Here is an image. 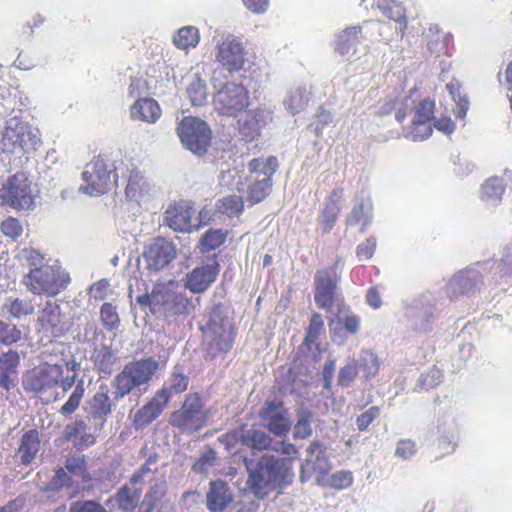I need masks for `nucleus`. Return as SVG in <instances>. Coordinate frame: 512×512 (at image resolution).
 <instances>
[{"mask_svg":"<svg viewBox=\"0 0 512 512\" xmlns=\"http://www.w3.org/2000/svg\"><path fill=\"white\" fill-rule=\"evenodd\" d=\"M158 368V361L152 357L127 363L111 381L112 398L109 386L105 383L100 384L85 406L88 420L94 423V430L100 431L103 428L117 402L127 395L140 396L146 392Z\"/></svg>","mask_w":512,"mask_h":512,"instance_id":"f257e3e1","label":"nucleus"},{"mask_svg":"<svg viewBox=\"0 0 512 512\" xmlns=\"http://www.w3.org/2000/svg\"><path fill=\"white\" fill-rule=\"evenodd\" d=\"M280 453L282 459L271 454H263L258 458H245L248 472L247 485L257 497L263 498L268 493V487H285L292 483L294 478L293 463L298 459L297 447L287 441H281Z\"/></svg>","mask_w":512,"mask_h":512,"instance_id":"f03ea898","label":"nucleus"},{"mask_svg":"<svg viewBox=\"0 0 512 512\" xmlns=\"http://www.w3.org/2000/svg\"><path fill=\"white\" fill-rule=\"evenodd\" d=\"M39 130L21 117L13 116L0 125V150L8 154H28L40 145Z\"/></svg>","mask_w":512,"mask_h":512,"instance_id":"7ed1b4c3","label":"nucleus"},{"mask_svg":"<svg viewBox=\"0 0 512 512\" xmlns=\"http://www.w3.org/2000/svg\"><path fill=\"white\" fill-rule=\"evenodd\" d=\"M70 282L69 274L55 262L41 268L28 270L22 278L27 291L36 296L54 297L62 292Z\"/></svg>","mask_w":512,"mask_h":512,"instance_id":"20e7f679","label":"nucleus"},{"mask_svg":"<svg viewBox=\"0 0 512 512\" xmlns=\"http://www.w3.org/2000/svg\"><path fill=\"white\" fill-rule=\"evenodd\" d=\"M175 283H158L153 287L152 313L159 317H171L188 313L189 300L174 290Z\"/></svg>","mask_w":512,"mask_h":512,"instance_id":"39448f33","label":"nucleus"},{"mask_svg":"<svg viewBox=\"0 0 512 512\" xmlns=\"http://www.w3.org/2000/svg\"><path fill=\"white\" fill-rule=\"evenodd\" d=\"M0 201L3 206L16 210H28L34 200L31 191V182L24 172H18L2 184L0 188Z\"/></svg>","mask_w":512,"mask_h":512,"instance_id":"423d86ee","label":"nucleus"},{"mask_svg":"<svg viewBox=\"0 0 512 512\" xmlns=\"http://www.w3.org/2000/svg\"><path fill=\"white\" fill-rule=\"evenodd\" d=\"M183 145L197 155L206 153L211 142V130L207 123L199 118L184 117L177 127Z\"/></svg>","mask_w":512,"mask_h":512,"instance_id":"0eeeda50","label":"nucleus"},{"mask_svg":"<svg viewBox=\"0 0 512 512\" xmlns=\"http://www.w3.org/2000/svg\"><path fill=\"white\" fill-rule=\"evenodd\" d=\"M63 376V367L58 364H44L27 371L22 379L26 392L44 393L55 387Z\"/></svg>","mask_w":512,"mask_h":512,"instance_id":"6e6552de","label":"nucleus"},{"mask_svg":"<svg viewBox=\"0 0 512 512\" xmlns=\"http://www.w3.org/2000/svg\"><path fill=\"white\" fill-rule=\"evenodd\" d=\"M83 180L87 183L80 187V191L90 196L104 194L111 189L112 171L108 169L104 159L97 157L86 165L82 173Z\"/></svg>","mask_w":512,"mask_h":512,"instance_id":"1a4fd4ad","label":"nucleus"},{"mask_svg":"<svg viewBox=\"0 0 512 512\" xmlns=\"http://www.w3.org/2000/svg\"><path fill=\"white\" fill-rule=\"evenodd\" d=\"M170 423L183 431L192 432L200 429L204 423L200 397L197 394L188 395L182 407L171 415Z\"/></svg>","mask_w":512,"mask_h":512,"instance_id":"9d476101","label":"nucleus"},{"mask_svg":"<svg viewBox=\"0 0 512 512\" xmlns=\"http://www.w3.org/2000/svg\"><path fill=\"white\" fill-rule=\"evenodd\" d=\"M326 447L318 440L311 442L307 448V458L301 464L300 481H308L312 475H317V481L320 483L327 475L330 469V463L325 455Z\"/></svg>","mask_w":512,"mask_h":512,"instance_id":"9b49d317","label":"nucleus"},{"mask_svg":"<svg viewBox=\"0 0 512 512\" xmlns=\"http://www.w3.org/2000/svg\"><path fill=\"white\" fill-rule=\"evenodd\" d=\"M177 255V245L164 237H156L146 246L143 257L148 269L160 271L167 267Z\"/></svg>","mask_w":512,"mask_h":512,"instance_id":"f8f14e48","label":"nucleus"},{"mask_svg":"<svg viewBox=\"0 0 512 512\" xmlns=\"http://www.w3.org/2000/svg\"><path fill=\"white\" fill-rule=\"evenodd\" d=\"M314 300L321 309H331L335 303L338 275L334 269H320L314 277Z\"/></svg>","mask_w":512,"mask_h":512,"instance_id":"ddd939ff","label":"nucleus"},{"mask_svg":"<svg viewBox=\"0 0 512 512\" xmlns=\"http://www.w3.org/2000/svg\"><path fill=\"white\" fill-rule=\"evenodd\" d=\"M37 323L45 334L62 336L68 329L67 320L55 300H47L38 311Z\"/></svg>","mask_w":512,"mask_h":512,"instance_id":"4468645a","label":"nucleus"},{"mask_svg":"<svg viewBox=\"0 0 512 512\" xmlns=\"http://www.w3.org/2000/svg\"><path fill=\"white\" fill-rule=\"evenodd\" d=\"M195 211L187 202H178L167 207L164 213V224L174 231L189 232L198 226L192 224L191 219Z\"/></svg>","mask_w":512,"mask_h":512,"instance_id":"2eb2a0df","label":"nucleus"},{"mask_svg":"<svg viewBox=\"0 0 512 512\" xmlns=\"http://www.w3.org/2000/svg\"><path fill=\"white\" fill-rule=\"evenodd\" d=\"M216 257H218V254L214 253L212 258ZM219 270L220 263L215 259L212 260L211 264L196 267L187 274L185 287L193 293H201L215 281Z\"/></svg>","mask_w":512,"mask_h":512,"instance_id":"dca6fc26","label":"nucleus"},{"mask_svg":"<svg viewBox=\"0 0 512 512\" xmlns=\"http://www.w3.org/2000/svg\"><path fill=\"white\" fill-rule=\"evenodd\" d=\"M344 188L335 187L326 197L323 209L319 215V223L324 233L332 230L342 210Z\"/></svg>","mask_w":512,"mask_h":512,"instance_id":"f3484780","label":"nucleus"},{"mask_svg":"<svg viewBox=\"0 0 512 512\" xmlns=\"http://www.w3.org/2000/svg\"><path fill=\"white\" fill-rule=\"evenodd\" d=\"M253 54L246 48L245 43L238 37H231L226 45V70L236 72L245 70Z\"/></svg>","mask_w":512,"mask_h":512,"instance_id":"a211bd4d","label":"nucleus"},{"mask_svg":"<svg viewBox=\"0 0 512 512\" xmlns=\"http://www.w3.org/2000/svg\"><path fill=\"white\" fill-rule=\"evenodd\" d=\"M20 355L15 350H8L0 354V387L10 391L18 382V367Z\"/></svg>","mask_w":512,"mask_h":512,"instance_id":"6ab92c4d","label":"nucleus"},{"mask_svg":"<svg viewBox=\"0 0 512 512\" xmlns=\"http://www.w3.org/2000/svg\"><path fill=\"white\" fill-rule=\"evenodd\" d=\"M36 306L37 303L27 296H8L3 299L0 310L4 317L20 320L32 315Z\"/></svg>","mask_w":512,"mask_h":512,"instance_id":"aec40b11","label":"nucleus"},{"mask_svg":"<svg viewBox=\"0 0 512 512\" xmlns=\"http://www.w3.org/2000/svg\"><path fill=\"white\" fill-rule=\"evenodd\" d=\"M166 405V399L156 393L147 404L136 411L133 417V425L137 429L148 426L160 416Z\"/></svg>","mask_w":512,"mask_h":512,"instance_id":"412c9836","label":"nucleus"},{"mask_svg":"<svg viewBox=\"0 0 512 512\" xmlns=\"http://www.w3.org/2000/svg\"><path fill=\"white\" fill-rule=\"evenodd\" d=\"M217 316L214 315L210 319L208 331L205 333V351L207 358H216L221 355L224 348V339L222 331V318L217 321Z\"/></svg>","mask_w":512,"mask_h":512,"instance_id":"4be33fe9","label":"nucleus"},{"mask_svg":"<svg viewBox=\"0 0 512 512\" xmlns=\"http://www.w3.org/2000/svg\"><path fill=\"white\" fill-rule=\"evenodd\" d=\"M249 105V93L246 86L241 84H226V111L233 115L244 111Z\"/></svg>","mask_w":512,"mask_h":512,"instance_id":"5701e85b","label":"nucleus"},{"mask_svg":"<svg viewBox=\"0 0 512 512\" xmlns=\"http://www.w3.org/2000/svg\"><path fill=\"white\" fill-rule=\"evenodd\" d=\"M133 120L155 123L161 116L159 104L152 98H140L130 108Z\"/></svg>","mask_w":512,"mask_h":512,"instance_id":"b1692460","label":"nucleus"},{"mask_svg":"<svg viewBox=\"0 0 512 512\" xmlns=\"http://www.w3.org/2000/svg\"><path fill=\"white\" fill-rule=\"evenodd\" d=\"M362 39L361 26L347 27L337 35L334 42L335 50L341 55H346L351 51L356 52L357 46Z\"/></svg>","mask_w":512,"mask_h":512,"instance_id":"393cba45","label":"nucleus"},{"mask_svg":"<svg viewBox=\"0 0 512 512\" xmlns=\"http://www.w3.org/2000/svg\"><path fill=\"white\" fill-rule=\"evenodd\" d=\"M92 360L101 377L112 374L117 363V353L107 345H102L94 350Z\"/></svg>","mask_w":512,"mask_h":512,"instance_id":"a878e982","label":"nucleus"},{"mask_svg":"<svg viewBox=\"0 0 512 512\" xmlns=\"http://www.w3.org/2000/svg\"><path fill=\"white\" fill-rule=\"evenodd\" d=\"M40 449V440L37 430H29L23 434L20 446L18 449V456L21 463L29 465L36 457Z\"/></svg>","mask_w":512,"mask_h":512,"instance_id":"bb28decb","label":"nucleus"},{"mask_svg":"<svg viewBox=\"0 0 512 512\" xmlns=\"http://www.w3.org/2000/svg\"><path fill=\"white\" fill-rule=\"evenodd\" d=\"M189 378L182 372L174 371L169 378L164 382L163 387L157 391L166 399L168 404L169 400L174 396L184 392L188 388Z\"/></svg>","mask_w":512,"mask_h":512,"instance_id":"cd10ccee","label":"nucleus"},{"mask_svg":"<svg viewBox=\"0 0 512 512\" xmlns=\"http://www.w3.org/2000/svg\"><path fill=\"white\" fill-rule=\"evenodd\" d=\"M126 197L140 203L148 194V185L143 176L137 171H131L125 189Z\"/></svg>","mask_w":512,"mask_h":512,"instance_id":"c85d7f7f","label":"nucleus"},{"mask_svg":"<svg viewBox=\"0 0 512 512\" xmlns=\"http://www.w3.org/2000/svg\"><path fill=\"white\" fill-rule=\"evenodd\" d=\"M206 505L210 512L224 510V481L215 480L210 482L209 491L206 495Z\"/></svg>","mask_w":512,"mask_h":512,"instance_id":"c756f323","label":"nucleus"},{"mask_svg":"<svg viewBox=\"0 0 512 512\" xmlns=\"http://www.w3.org/2000/svg\"><path fill=\"white\" fill-rule=\"evenodd\" d=\"M271 186L272 180L269 178L254 180L247 186V201L251 205L262 202L268 196Z\"/></svg>","mask_w":512,"mask_h":512,"instance_id":"7c9ffc66","label":"nucleus"},{"mask_svg":"<svg viewBox=\"0 0 512 512\" xmlns=\"http://www.w3.org/2000/svg\"><path fill=\"white\" fill-rule=\"evenodd\" d=\"M199 31L194 26H185L178 30L173 37V42L179 49L188 50L194 48L199 43Z\"/></svg>","mask_w":512,"mask_h":512,"instance_id":"2f4dec72","label":"nucleus"},{"mask_svg":"<svg viewBox=\"0 0 512 512\" xmlns=\"http://www.w3.org/2000/svg\"><path fill=\"white\" fill-rule=\"evenodd\" d=\"M239 132L245 141H253L260 135L259 120L255 113L249 112L238 120Z\"/></svg>","mask_w":512,"mask_h":512,"instance_id":"473e14b6","label":"nucleus"},{"mask_svg":"<svg viewBox=\"0 0 512 512\" xmlns=\"http://www.w3.org/2000/svg\"><path fill=\"white\" fill-rule=\"evenodd\" d=\"M446 88L449 91L452 99L457 104V117L464 118L469 109V100L463 93L460 82L457 79H452L449 83H447Z\"/></svg>","mask_w":512,"mask_h":512,"instance_id":"72a5a7b5","label":"nucleus"},{"mask_svg":"<svg viewBox=\"0 0 512 512\" xmlns=\"http://www.w3.org/2000/svg\"><path fill=\"white\" fill-rule=\"evenodd\" d=\"M187 95L194 106H201L206 102V84L197 75H194L188 83Z\"/></svg>","mask_w":512,"mask_h":512,"instance_id":"f704fd0d","label":"nucleus"},{"mask_svg":"<svg viewBox=\"0 0 512 512\" xmlns=\"http://www.w3.org/2000/svg\"><path fill=\"white\" fill-rule=\"evenodd\" d=\"M63 488L71 490V492L69 493V497H73L78 490V486L76 485L74 487V481L65 471V469L60 468L55 472L54 476L48 483L47 489L50 491H58Z\"/></svg>","mask_w":512,"mask_h":512,"instance_id":"c9c22d12","label":"nucleus"},{"mask_svg":"<svg viewBox=\"0 0 512 512\" xmlns=\"http://www.w3.org/2000/svg\"><path fill=\"white\" fill-rule=\"evenodd\" d=\"M381 10L386 17L399 24L401 32L406 30L407 20L405 16V8L402 4L397 3L396 1H389L381 7Z\"/></svg>","mask_w":512,"mask_h":512,"instance_id":"e433bc0d","label":"nucleus"},{"mask_svg":"<svg viewBox=\"0 0 512 512\" xmlns=\"http://www.w3.org/2000/svg\"><path fill=\"white\" fill-rule=\"evenodd\" d=\"M84 380L78 381L73 392L69 396L68 400L64 403V405L60 408L59 412L63 416H68L73 414L79 407L83 395H84Z\"/></svg>","mask_w":512,"mask_h":512,"instance_id":"4c0bfd02","label":"nucleus"},{"mask_svg":"<svg viewBox=\"0 0 512 512\" xmlns=\"http://www.w3.org/2000/svg\"><path fill=\"white\" fill-rule=\"evenodd\" d=\"M268 430L276 436H286L291 429V421L288 411L279 416H272L271 419L265 421Z\"/></svg>","mask_w":512,"mask_h":512,"instance_id":"58836bf2","label":"nucleus"},{"mask_svg":"<svg viewBox=\"0 0 512 512\" xmlns=\"http://www.w3.org/2000/svg\"><path fill=\"white\" fill-rule=\"evenodd\" d=\"M140 493L137 489H132L127 485L121 487L116 494V501L120 508L131 510L137 506Z\"/></svg>","mask_w":512,"mask_h":512,"instance_id":"ea45409f","label":"nucleus"},{"mask_svg":"<svg viewBox=\"0 0 512 512\" xmlns=\"http://www.w3.org/2000/svg\"><path fill=\"white\" fill-rule=\"evenodd\" d=\"M246 444L254 450H269L272 447V438L260 430H252L245 438Z\"/></svg>","mask_w":512,"mask_h":512,"instance_id":"a19ab883","label":"nucleus"},{"mask_svg":"<svg viewBox=\"0 0 512 512\" xmlns=\"http://www.w3.org/2000/svg\"><path fill=\"white\" fill-rule=\"evenodd\" d=\"M21 338L22 332L15 324L0 320V344L9 346L17 343Z\"/></svg>","mask_w":512,"mask_h":512,"instance_id":"79ce46f5","label":"nucleus"},{"mask_svg":"<svg viewBox=\"0 0 512 512\" xmlns=\"http://www.w3.org/2000/svg\"><path fill=\"white\" fill-rule=\"evenodd\" d=\"M352 483L353 475L350 471H337L331 474L322 484L336 490H342L350 487Z\"/></svg>","mask_w":512,"mask_h":512,"instance_id":"37998d69","label":"nucleus"},{"mask_svg":"<svg viewBox=\"0 0 512 512\" xmlns=\"http://www.w3.org/2000/svg\"><path fill=\"white\" fill-rule=\"evenodd\" d=\"M100 317L107 330H116L120 326V318L116 307L111 303H104L100 309Z\"/></svg>","mask_w":512,"mask_h":512,"instance_id":"c03bdc74","label":"nucleus"},{"mask_svg":"<svg viewBox=\"0 0 512 512\" xmlns=\"http://www.w3.org/2000/svg\"><path fill=\"white\" fill-rule=\"evenodd\" d=\"M324 331V321L319 313H313L310 318V323L306 331L304 343L311 345L316 342L320 334Z\"/></svg>","mask_w":512,"mask_h":512,"instance_id":"a18cd8bd","label":"nucleus"},{"mask_svg":"<svg viewBox=\"0 0 512 512\" xmlns=\"http://www.w3.org/2000/svg\"><path fill=\"white\" fill-rule=\"evenodd\" d=\"M224 243V233L221 230H209L206 232L201 240L202 252H211L220 247Z\"/></svg>","mask_w":512,"mask_h":512,"instance_id":"49530a36","label":"nucleus"},{"mask_svg":"<svg viewBox=\"0 0 512 512\" xmlns=\"http://www.w3.org/2000/svg\"><path fill=\"white\" fill-rule=\"evenodd\" d=\"M482 197L486 200H499L504 193L502 180L495 177L488 179L481 189Z\"/></svg>","mask_w":512,"mask_h":512,"instance_id":"de8ad7c7","label":"nucleus"},{"mask_svg":"<svg viewBox=\"0 0 512 512\" xmlns=\"http://www.w3.org/2000/svg\"><path fill=\"white\" fill-rule=\"evenodd\" d=\"M435 101L431 98L422 99L415 107L412 120L432 122L434 118Z\"/></svg>","mask_w":512,"mask_h":512,"instance_id":"09e8293b","label":"nucleus"},{"mask_svg":"<svg viewBox=\"0 0 512 512\" xmlns=\"http://www.w3.org/2000/svg\"><path fill=\"white\" fill-rule=\"evenodd\" d=\"M432 131V122L412 120L409 136L414 141H422L427 139L432 134Z\"/></svg>","mask_w":512,"mask_h":512,"instance_id":"8fccbe9b","label":"nucleus"},{"mask_svg":"<svg viewBox=\"0 0 512 512\" xmlns=\"http://www.w3.org/2000/svg\"><path fill=\"white\" fill-rule=\"evenodd\" d=\"M311 418V413H304L298 418L294 427L295 439H306L312 435Z\"/></svg>","mask_w":512,"mask_h":512,"instance_id":"3c124183","label":"nucleus"},{"mask_svg":"<svg viewBox=\"0 0 512 512\" xmlns=\"http://www.w3.org/2000/svg\"><path fill=\"white\" fill-rule=\"evenodd\" d=\"M1 231L11 240H17L23 233V226L18 219L8 217L1 223Z\"/></svg>","mask_w":512,"mask_h":512,"instance_id":"603ef678","label":"nucleus"},{"mask_svg":"<svg viewBox=\"0 0 512 512\" xmlns=\"http://www.w3.org/2000/svg\"><path fill=\"white\" fill-rule=\"evenodd\" d=\"M86 426L87 423L83 419H77L67 424L62 431V439L74 444Z\"/></svg>","mask_w":512,"mask_h":512,"instance_id":"864d4df0","label":"nucleus"},{"mask_svg":"<svg viewBox=\"0 0 512 512\" xmlns=\"http://www.w3.org/2000/svg\"><path fill=\"white\" fill-rule=\"evenodd\" d=\"M361 367L367 379L375 376L380 368L377 356L372 352H365L361 357Z\"/></svg>","mask_w":512,"mask_h":512,"instance_id":"5fc2aeb1","label":"nucleus"},{"mask_svg":"<svg viewBox=\"0 0 512 512\" xmlns=\"http://www.w3.org/2000/svg\"><path fill=\"white\" fill-rule=\"evenodd\" d=\"M358 375V366L356 362L347 363L343 366L338 375V384L342 387H348Z\"/></svg>","mask_w":512,"mask_h":512,"instance_id":"6e6d98bb","label":"nucleus"},{"mask_svg":"<svg viewBox=\"0 0 512 512\" xmlns=\"http://www.w3.org/2000/svg\"><path fill=\"white\" fill-rule=\"evenodd\" d=\"M287 411L282 401H266L260 411V417L262 420L267 421L272 416H279Z\"/></svg>","mask_w":512,"mask_h":512,"instance_id":"4d7b16f0","label":"nucleus"},{"mask_svg":"<svg viewBox=\"0 0 512 512\" xmlns=\"http://www.w3.org/2000/svg\"><path fill=\"white\" fill-rule=\"evenodd\" d=\"M360 223L362 224L363 229L369 224V218L365 213V205L363 202L354 206L346 219V224L350 226H354Z\"/></svg>","mask_w":512,"mask_h":512,"instance_id":"13d9d810","label":"nucleus"},{"mask_svg":"<svg viewBox=\"0 0 512 512\" xmlns=\"http://www.w3.org/2000/svg\"><path fill=\"white\" fill-rule=\"evenodd\" d=\"M216 460V453L212 449L204 452L200 458L193 464L192 470L195 473H207L208 469L214 465Z\"/></svg>","mask_w":512,"mask_h":512,"instance_id":"bf43d9fd","label":"nucleus"},{"mask_svg":"<svg viewBox=\"0 0 512 512\" xmlns=\"http://www.w3.org/2000/svg\"><path fill=\"white\" fill-rule=\"evenodd\" d=\"M22 260L29 267V270L33 268L46 267L49 264H44V257L42 254L35 249H24L21 254Z\"/></svg>","mask_w":512,"mask_h":512,"instance_id":"052dcab7","label":"nucleus"},{"mask_svg":"<svg viewBox=\"0 0 512 512\" xmlns=\"http://www.w3.org/2000/svg\"><path fill=\"white\" fill-rule=\"evenodd\" d=\"M380 415V408L372 406L356 418V426L359 431H366L369 425Z\"/></svg>","mask_w":512,"mask_h":512,"instance_id":"680f3d73","label":"nucleus"},{"mask_svg":"<svg viewBox=\"0 0 512 512\" xmlns=\"http://www.w3.org/2000/svg\"><path fill=\"white\" fill-rule=\"evenodd\" d=\"M68 512H107L98 502L93 500L75 501L71 503Z\"/></svg>","mask_w":512,"mask_h":512,"instance_id":"e2e57ef3","label":"nucleus"},{"mask_svg":"<svg viewBox=\"0 0 512 512\" xmlns=\"http://www.w3.org/2000/svg\"><path fill=\"white\" fill-rule=\"evenodd\" d=\"M498 270L501 277L512 275V245L503 249L502 257L498 263Z\"/></svg>","mask_w":512,"mask_h":512,"instance_id":"0e129e2a","label":"nucleus"},{"mask_svg":"<svg viewBox=\"0 0 512 512\" xmlns=\"http://www.w3.org/2000/svg\"><path fill=\"white\" fill-rule=\"evenodd\" d=\"M417 451L416 443L410 439H402L397 443L395 455L402 459H409Z\"/></svg>","mask_w":512,"mask_h":512,"instance_id":"69168bd1","label":"nucleus"},{"mask_svg":"<svg viewBox=\"0 0 512 512\" xmlns=\"http://www.w3.org/2000/svg\"><path fill=\"white\" fill-rule=\"evenodd\" d=\"M65 469L71 474L84 476L86 472V461L83 457H69L65 462Z\"/></svg>","mask_w":512,"mask_h":512,"instance_id":"338daca9","label":"nucleus"},{"mask_svg":"<svg viewBox=\"0 0 512 512\" xmlns=\"http://www.w3.org/2000/svg\"><path fill=\"white\" fill-rule=\"evenodd\" d=\"M244 210V201L241 196L226 198V216H239Z\"/></svg>","mask_w":512,"mask_h":512,"instance_id":"774afa93","label":"nucleus"}]
</instances>
